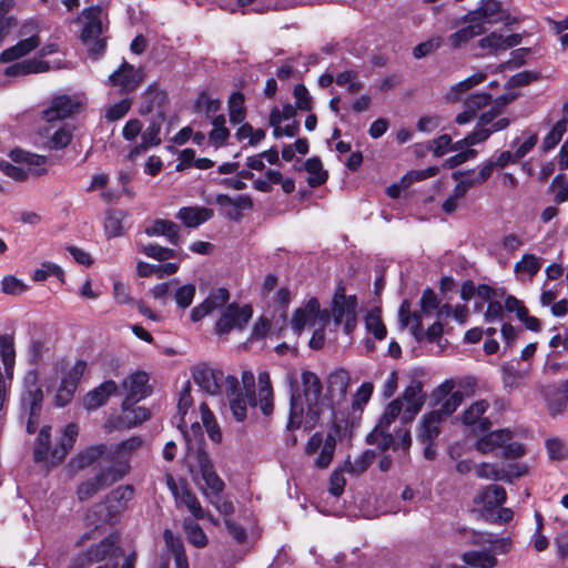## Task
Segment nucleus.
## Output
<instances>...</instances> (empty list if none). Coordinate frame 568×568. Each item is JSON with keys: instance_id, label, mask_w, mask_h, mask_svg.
<instances>
[{"instance_id": "a18cd8bd", "label": "nucleus", "mask_w": 568, "mask_h": 568, "mask_svg": "<svg viewBox=\"0 0 568 568\" xmlns=\"http://www.w3.org/2000/svg\"><path fill=\"white\" fill-rule=\"evenodd\" d=\"M263 377L266 378V382L260 386V408L265 416H268L273 413L274 408L273 392L267 373L260 374V383H263Z\"/></svg>"}, {"instance_id": "7ed1b4c3", "label": "nucleus", "mask_w": 568, "mask_h": 568, "mask_svg": "<svg viewBox=\"0 0 568 568\" xmlns=\"http://www.w3.org/2000/svg\"><path fill=\"white\" fill-rule=\"evenodd\" d=\"M20 40L0 53L3 63L13 62L38 49L41 44L40 27L36 20H28L21 24L18 34Z\"/></svg>"}, {"instance_id": "774afa93", "label": "nucleus", "mask_w": 568, "mask_h": 568, "mask_svg": "<svg viewBox=\"0 0 568 568\" xmlns=\"http://www.w3.org/2000/svg\"><path fill=\"white\" fill-rule=\"evenodd\" d=\"M374 390V385L369 382L363 383L355 393L353 397V407L362 408V406L366 405L372 397Z\"/></svg>"}, {"instance_id": "de8ad7c7", "label": "nucleus", "mask_w": 568, "mask_h": 568, "mask_svg": "<svg viewBox=\"0 0 568 568\" xmlns=\"http://www.w3.org/2000/svg\"><path fill=\"white\" fill-rule=\"evenodd\" d=\"M489 404L486 399H479L473 403L462 415V420L467 426L477 424L480 417L485 414Z\"/></svg>"}, {"instance_id": "f257e3e1", "label": "nucleus", "mask_w": 568, "mask_h": 568, "mask_svg": "<svg viewBox=\"0 0 568 568\" xmlns=\"http://www.w3.org/2000/svg\"><path fill=\"white\" fill-rule=\"evenodd\" d=\"M143 444L139 436H132L116 445L98 444L88 446L71 458L69 465L75 470H83L102 459L101 466L94 476L80 483L77 487V497L85 501L100 490L111 487L122 480L131 471V456Z\"/></svg>"}, {"instance_id": "c756f323", "label": "nucleus", "mask_w": 568, "mask_h": 568, "mask_svg": "<svg viewBox=\"0 0 568 568\" xmlns=\"http://www.w3.org/2000/svg\"><path fill=\"white\" fill-rule=\"evenodd\" d=\"M304 166L306 172L311 174L307 179V183L311 187H318L327 181L328 173L323 170V164L318 156L307 159Z\"/></svg>"}, {"instance_id": "c85d7f7f", "label": "nucleus", "mask_w": 568, "mask_h": 568, "mask_svg": "<svg viewBox=\"0 0 568 568\" xmlns=\"http://www.w3.org/2000/svg\"><path fill=\"white\" fill-rule=\"evenodd\" d=\"M230 122L240 124L246 118L245 95L242 91H234L227 100Z\"/></svg>"}, {"instance_id": "6ab92c4d", "label": "nucleus", "mask_w": 568, "mask_h": 568, "mask_svg": "<svg viewBox=\"0 0 568 568\" xmlns=\"http://www.w3.org/2000/svg\"><path fill=\"white\" fill-rule=\"evenodd\" d=\"M79 434V427L74 423H69L63 430V435L55 447L51 450V462L60 464L64 460L69 452L73 448Z\"/></svg>"}, {"instance_id": "4be33fe9", "label": "nucleus", "mask_w": 568, "mask_h": 568, "mask_svg": "<svg viewBox=\"0 0 568 568\" xmlns=\"http://www.w3.org/2000/svg\"><path fill=\"white\" fill-rule=\"evenodd\" d=\"M513 432L509 429H498L484 434L476 442V449L483 454H488L496 448H501L504 444L511 440Z\"/></svg>"}, {"instance_id": "4d7b16f0", "label": "nucleus", "mask_w": 568, "mask_h": 568, "mask_svg": "<svg viewBox=\"0 0 568 568\" xmlns=\"http://www.w3.org/2000/svg\"><path fill=\"white\" fill-rule=\"evenodd\" d=\"M132 106V99L124 98L121 101L112 104L105 112V119L110 122L118 121L126 115Z\"/></svg>"}, {"instance_id": "09e8293b", "label": "nucleus", "mask_w": 568, "mask_h": 568, "mask_svg": "<svg viewBox=\"0 0 568 568\" xmlns=\"http://www.w3.org/2000/svg\"><path fill=\"white\" fill-rule=\"evenodd\" d=\"M487 78V74L484 72H476L471 74L470 77L464 79L463 81L454 84L450 89V93L454 95L455 100L459 99V94L464 93L475 85L484 82Z\"/></svg>"}, {"instance_id": "052dcab7", "label": "nucleus", "mask_w": 568, "mask_h": 568, "mask_svg": "<svg viewBox=\"0 0 568 568\" xmlns=\"http://www.w3.org/2000/svg\"><path fill=\"white\" fill-rule=\"evenodd\" d=\"M344 471H346L345 466L336 468L329 476L328 491L334 497H339L344 493L346 485V479L343 475Z\"/></svg>"}, {"instance_id": "ddd939ff", "label": "nucleus", "mask_w": 568, "mask_h": 568, "mask_svg": "<svg viewBox=\"0 0 568 568\" xmlns=\"http://www.w3.org/2000/svg\"><path fill=\"white\" fill-rule=\"evenodd\" d=\"M220 207L232 206L230 211H224L223 216L233 222H240L243 217L241 211L252 210L254 206L253 199L248 194H239L234 199L229 194H217L214 200Z\"/></svg>"}, {"instance_id": "6e6552de", "label": "nucleus", "mask_w": 568, "mask_h": 568, "mask_svg": "<svg viewBox=\"0 0 568 568\" xmlns=\"http://www.w3.org/2000/svg\"><path fill=\"white\" fill-rule=\"evenodd\" d=\"M81 103L68 94L54 97L49 106L42 111V119L47 122L65 120L80 112Z\"/></svg>"}, {"instance_id": "c9c22d12", "label": "nucleus", "mask_w": 568, "mask_h": 568, "mask_svg": "<svg viewBox=\"0 0 568 568\" xmlns=\"http://www.w3.org/2000/svg\"><path fill=\"white\" fill-rule=\"evenodd\" d=\"M357 297L348 295V301L332 302V311L335 324H341L343 320L356 315Z\"/></svg>"}, {"instance_id": "9d476101", "label": "nucleus", "mask_w": 568, "mask_h": 568, "mask_svg": "<svg viewBox=\"0 0 568 568\" xmlns=\"http://www.w3.org/2000/svg\"><path fill=\"white\" fill-rule=\"evenodd\" d=\"M149 376L145 372L138 371L123 382V386L128 389V394L122 402V409L129 410L138 402L144 399L151 394L148 386Z\"/></svg>"}, {"instance_id": "f03ea898", "label": "nucleus", "mask_w": 568, "mask_h": 568, "mask_svg": "<svg viewBox=\"0 0 568 568\" xmlns=\"http://www.w3.org/2000/svg\"><path fill=\"white\" fill-rule=\"evenodd\" d=\"M301 381L302 393L295 389L291 394L287 429H298L303 424L304 413L305 423L308 427H312L327 410L329 413V422H333V427L338 433L341 426L337 424L336 409L322 397L323 385L320 377L314 372L303 371Z\"/></svg>"}, {"instance_id": "2eb2a0df", "label": "nucleus", "mask_w": 568, "mask_h": 568, "mask_svg": "<svg viewBox=\"0 0 568 568\" xmlns=\"http://www.w3.org/2000/svg\"><path fill=\"white\" fill-rule=\"evenodd\" d=\"M351 383V375L345 368H338L332 372L327 377V394L325 402L332 404L334 407V400L336 405L341 402L346 400L347 389Z\"/></svg>"}, {"instance_id": "423d86ee", "label": "nucleus", "mask_w": 568, "mask_h": 568, "mask_svg": "<svg viewBox=\"0 0 568 568\" xmlns=\"http://www.w3.org/2000/svg\"><path fill=\"white\" fill-rule=\"evenodd\" d=\"M144 79L142 68L135 69L133 64L123 61L122 64L109 75V84L118 88L119 93L130 94L134 92Z\"/></svg>"}, {"instance_id": "393cba45", "label": "nucleus", "mask_w": 568, "mask_h": 568, "mask_svg": "<svg viewBox=\"0 0 568 568\" xmlns=\"http://www.w3.org/2000/svg\"><path fill=\"white\" fill-rule=\"evenodd\" d=\"M232 415L236 422H244L246 418L247 405L256 406L257 399L254 389L247 388L244 394H237L229 398Z\"/></svg>"}, {"instance_id": "3c124183", "label": "nucleus", "mask_w": 568, "mask_h": 568, "mask_svg": "<svg viewBox=\"0 0 568 568\" xmlns=\"http://www.w3.org/2000/svg\"><path fill=\"white\" fill-rule=\"evenodd\" d=\"M141 252L148 257L154 258L159 262H164L166 260L176 257L175 250L163 247L159 244L144 245L142 246Z\"/></svg>"}, {"instance_id": "4468645a", "label": "nucleus", "mask_w": 568, "mask_h": 568, "mask_svg": "<svg viewBox=\"0 0 568 568\" xmlns=\"http://www.w3.org/2000/svg\"><path fill=\"white\" fill-rule=\"evenodd\" d=\"M85 550L94 565L106 559L110 561L116 560L123 554L122 548L118 545V536L115 534L105 536L99 542L90 545Z\"/></svg>"}, {"instance_id": "680f3d73", "label": "nucleus", "mask_w": 568, "mask_h": 568, "mask_svg": "<svg viewBox=\"0 0 568 568\" xmlns=\"http://www.w3.org/2000/svg\"><path fill=\"white\" fill-rule=\"evenodd\" d=\"M539 79V73L535 71H521L509 78L506 83L507 89L525 87Z\"/></svg>"}, {"instance_id": "5701e85b", "label": "nucleus", "mask_w": 568, "mask_h": 568, "mask_svg": "<svg viewBox=\"0 0 568 568\" xmlns=\"http://www.w3.org/2000/svg\"><path fill=\"white\" fill-rule=\"evenodd\" d=\"M463 21L468 24L448 37L450 45L455 49L460 48L463 44L485 31L483 23H479L477 20H469V18H467V13L463 17Z\"/></svg>"}, {"instance_id": "864d4df0", "label": "nucleus", "mask_w": 568, "mask_h": 568, "mask_svg": "<svg viewBox=\"0 0 568 568\" xmlns=\"http://www.w3.org/2000/svg\"><path fill=\"white\" fill-rule=\"evenodd\" d=\"M72 131L67 126L58 129L49 139L48 144L51 150H62L72 141Z\"/></svg>"}, {"instance_id": "20e7f679", "label": "nucleus", "mask_w": 568, "mask_h": 568, "mask_svg": "<svg viewBox=\"0 0 568 568\" xmlns=\"http://www.w3.org/2000/svg\"><path fill=\"white\" fill-rule=\"evenodd\" d=\"M196 464L201 473V477L206 486V489H202L203 495L209 499L211 497H217L225 488L223 479L214 469L213 462L209 453L203 448L199 447L196 450Z\"/></svg>"}, {"instance_id": "49530a36", "label": "nucleus", "mask_w": 568, "mask_h": 568, "mask_svg": "<svg viewBox=\"0 0 568 568\" xmlns=\"http://www.w3.org/2000/svg\"><path fill=\"white\" fill-rule=\"evenodd\" d=\"M202 409V422L206 428L207 435L213 443L220 444L222 442V433L220 426L217 425L213 413L209 409V407L203 404L201 406Z\"/></svg>"}, {"instance_id": "a19ab883", "label": "nucleus", "mask_w": 568, "mask_h": 568, "mask_svg": "<svg viewBox=\"0 0 568 568\" xmlns=\"http://www.w3.org/2000/svg\"><path fill=\"white\" fill-rule=\"evenodd\" d=\"M476 475L479 478L494 481L509 480L508 475L505 473V466L499 464L481 463L476 467Z\"/></svg>"}, {"instance_id": "bb28decb", "label": "nucleus", "mask_w": 568, "mask_h": 568, "mask_svg": "<svg viewBox=\"0 0 568 568\" xmlns=\"http://www.w3.org/2000/svg\"><path fill=\"white\" fill-rule=\"evenodd\" d=\"M479 497L485 509L494 510L506 503L507 493L503 486L491 484L484 488Z\"/></svg>"}, {"instance_id": "a878e982", "label": "nucleus", "mask_w": 568, "mask_h": 568, "mask_svg": "<svg viewBox=\"0 0 568 568\" xmlns=\"http://www.w3.org/2000/svg\"><path fill=\"white\" fill-rule=\"evenodd\" d=\"M0 357L10 384L13 379L16 365L14 339L10 334L0 335Z\"/></svg>"}, {"instance_id": "72a5a7b5", "label": "nucleus", "mask_w": 568, "mask_h": 568, "mask_svg": "<svg viewBox=\"0 0 568 568\" xmlns=\"http://www.w3.org/2000/svg\"><path fill=\"white\" fill-rule=\"evenodd\" d=\"M134 487L132 485H121L112 489L105 499L114 504L115 507H121V513L128 508L129 503L134 497Z\"/></svg>"}, {"instance_id": "58836bf2", "label": "nucleus", "mask_w": 568, "mask_h": 568, "mask_svg": "<svg viewBox=\"0 0 568 568\" xmlns=\"http://www.w3.org/2000/svg\"><path fill=\"white\" fill-rule=\"evenodd\" d=\"M542 260L534 254L526 253L514 266L516 274H528L530 278L536 276L541 268Z\"/></svg>"}, {"instance_id": "aec40b11", "label": "nucleus", "mask_w": 568, "mask_h": 568, "mask_svg": "<svg viewBox=\"0 0 568 568\" xmlns=\"http://www.w3.org/2000/svg\"><path fill=\"white\" fill-rule=\"evenodd\" d=\"M214 216V211L204 206H183L179 210L176 217L186 227H199Z\"/></svg>"}, {"instance_id": "c03bdc74", "label": "nucleus", "mask_w": 568, "mask_h": 568, "mask_svg": "<svg viewBox=\"0 0 568 568\" xmlns=\"http://www.w3.org/2000/svg\"><path fill=\"white\" fill-rule=\"evenodd\" d=\"M49 276H55L61 283H64V271L58 264L43 262L40 268H37L32 275L34 282H43Z\"/></svg>"}, {"instance_id": "79ce46f5", "label": "nucleus", "mask_w": 568, "mask_h": 568, "mask_svg": "<svg viewBox=\"0 0 568 568\" xmlns=\"http://www.w3.org/2000/svg\"><path fill=\"white\" fill-rule=\"evenodd\" d=\"M183 528L190 544L197 548H203L207 545L209 540L206 534L197 523L191 519H185L183 523Z\"/></svg>"}, {"instance_id": "13d9d810", "label": "nucleus", "mask_w": 568, "mask_h": 568, "mask_svg": "<svg viewBox=\"0 0 568 568\" xmlns=\"http://www.w3.org/2000/svg\"><path fill=\"white\" fill-rule=\"evenodd\" d=\"M293 95L295 98V108L301 111H311L313 106L312 97L303 83L294 87Z\"/></svg>"}, {"instance_id": "338daca9", "label": "nucleus", "mask_w": 568, "mask_h": 568, "mask_svg": "<svg viewBox=\"0 0 568 568\" xmlns=\"http://www.w3.org/2000/svg\"><path fill=\"white\" fill-rule=\"evenodd\" d=\"M491 94L488 92H478L469 95L465 100V106L476 112L485 106H487L491 102Z\"/></svg>"}, {"instance_id": "f8f14e48", "label": "nucleus", "mask_w": 568, "mask_h": 568, "mask_svg": "<svg viewBox=\"0 0 568 568\" xmlns=\"http://www.w3.org/2000/svg\"><path fill=\"white\" fill-rule=\"evenodd\" d=\"M168 101V93L159 88L158 82H153L144 90L141 95V103L138 112L140 115L145 116L150 113L166 115L165 103Z\"/></svg>"}, {"instance_id": "e2e57ef3", "label": "nucleus", "mask_w": 568, "mask_h": 568, "mask_svg": "<svg viewBox=\"0 0 568 568\" xmlns=\"http://www.w3.org/2000/svg\"><path fill=\"white\" fill-rule=\"evenodd\" d=\"M213 130L209 133L211 140L225 142L230 136V131L225 126V116L223 114L216 115L212 120Z\"/></svg>"}, {"instance_id": "ea45409f", "label": "nucleus", "mask_w": 568, "mask_h": 568, "mask_svg": "<svg viewBox=\"0 0 568 568\" xmlns=\"http://www.w3.org/2000/svg\"><path fill=\"white\" fill-rule=\"evenodd\" d=\"M166 119V115L162 114H154L148 128L142 132V140H145L149 142V144H152L153 146H158L162 143V139L160 136L162 124L164 123Z\"/></svg>"}, {"instance_id": "cd10ccee", "label": "nucleus", "mask_w": 568, "mask_h": 568, "mask_svg": "<svg viewBox=\"0 0 568 568\" xmlns=\"http://www.w3.org/2000/svg\"><path fill=\"white\" fill-rule=\"evenodd\" d=\"M442 422L440 413L430 412L423 417L418 439L423 443L435 440L439 435L438 424Z\"/></svg>"}, {"instance_id": "4c0bfd02", "label": "nucleus", "mask_w": 568, "mask_h": 568, "mask_svg": "<svg viewBox=\"0 0 568 568\" xmlns=\"http://www.w3.org/2000/svg\"><path fill=\"white\" fill-rule=\"evenodd\" d=\"M376 453L373 449H366L361 456H358L354 464L351 462L349 456L345 460V470L349 474L361 475L365 473L369 466L374 463Z\"/></svg>"}, {"instance_id": "2f4dec72", "label": "nucleus", "mask_w": 568, "mask_h": 568, "mask_svg": "<svg viewBox=\"0 0 568 568\" xmlns=\"http://www.w3.org/2000/svg\"><path fill=\"white\" fill-rule=\"evenodd\" d=\"M333 430H334V434L332 433H328L325 437V440H324V445L321 449V453L318 455V457L315 459L314 462V465L316 468L318 469H325L329 466L332 459H333V456H334V453H335V448H336V438L335 436L338 435L341 433V430L338 433H336L335 428L332 426Z\"/></svg>"}, {"instance_id": "5fc2aeb1", "label": "nucleus", "mask_w": 568, "mask_h": 568, "mask_svg": "<svg viewBox=\"0 0 568 568\" xmlns=\"http://www.w3.org/2000/svg\"><path fill=\"white\" fill-rule=\"evenodd\" d=\"M464 400V393L462 390H455L449 396L443 399L440 408L437 410L440 413V417L450 416L457 410Z\"/></svg>"}, {"instance_id": "9b49d317", "label": "nucleus", "mask_w": 568, "mask_h": 568, "mask_svg": "<svg viewBox=\"0 0 568 568\" xmlns=\"http://www.w3.org/2000/svg\"><path fill=\"white\" fill-rule=\"evenodd\" d=\"M194 383L205 393L217 395L221 393L224 373L221 369H212L206 364L196 365L192 371Z\"/></svg>"}, {"instance_id": "1a4fd4ad", "label": "nucleus", "mask_w": 568, "mask_h": 568, "mask_svg": "<svg viewBox=\"0 0 568 568\" xmlns=\"http://www.w3.org/2000/svg\"><path fill=\"white\" fill-rule=\"evenodd\" d=\"M120 514L121 507H115L114 504L104 499L88 509L84 521L88 527L98 529L104 525L115 524L119 520Z\"/></svg>"}, {"instance_id": "dca6fc26", "label": "nucleus", "mask_w": 568, "mask_h": 568, "mask_svg": "<svg viewBox=\"0 0 568 568\" xmlns=\"http://www.w3.org/2000/svg\"><path fill=\"white\" fill-rule=\"evenodd\" d=\"M403 399L406 402V408L402 416L403 422H410L422 409L426 395L423 392V383L413 379L412 383L404 389Z\"/></svg>"}, {"instance_id": "0e129e2a", "label": "nucleus", "mask_w": 568, "mask_h": 568, "mask_svg": "<svg viewBox=\"0 0 568 568\" xmlns=\"http://www.w3.org/2000/svg\"><path fill=\"white\" fill-rule=\"evenodd\" d=\"M477 156V151L475 149H468L465 151H459L455 155L446 159L443 163V169H455L463 163L473 160Z\"/></svg>"}, {"instance_id": "e433bc0d", "label": "nucleus", "mask_w": 568, "mask_h": 568, "mask_svg": "<svg viewBox=\"0 0 568 568\" xmlns=\"http://www.w3.org/2000/svg\"><path fill=\"white\" fill-rule=\"evenodd\" d=\"M365 326L367 332L372 333L378 341L386 338L387 328L382 321L381 310L373 308L365 316Z\"/></svg>"}, {"instance_id": "bf43d9fd", "label": "nucleus", "mask_w": 568, "mask_h": 568, "mask_svg": "<svg viewBox=\"0 0 568 568\" xmlns=\"http://www.w3.org/2000/svg\"><path fill=\"white\" fill-rule=\"evenodd\" d=\"M101 33H102L101 20L98 17L93 16L84 24V27L81 31V40L84 43H88L89 41L100 38Z\"/></svg>"}, {"instance_id": "412c9836", "label": "nucleus", "mask_w": 568, "mask_h": 568, "mask_svg": "<svg viewBox=\"0 0 568 568\" xmlns=\"http://www.w3.org/2000/svg\"><path fill=\"white\" fill-rule=\"evenodd\" d=\"M148 236H165L174 245H180V226L170 220L156 219L152 225L144 230Z\"/></svg>"}, {"instance_id": "0eeeda50", "label": "nucleus", "mask_w": 568, "mask_h": 568, "mask_svg": "<svg viewBox=\"0 0 568 568\" xmlns=\"http://www.w3.org/2000/svg\"><path fill=\"white\" fill-rule=\"evenodd\" d=\"M38 381L37 368L29 371L24 378L26 389L21 395V407L28 409V414L33 416L41 414L44 397Z\"/></svg>"}, {"instance_id": "473e14b6", "label": "nucleus", "mask_w": 568, "mask_h": 568, "mask_svg": "<svg viewBox=\"0 0 568 568\" xmlns=\"http://www.w3.org/2000/svg\"><path fill=\"white\" fill-rule=\"evenodd\" d=\"M464 561L476 568H494L497 565V558L490 550H473L464 554Z\"/></svg>"}, {"instance_id": "a211bd4d", "label": "nucleus", "mask_w": 568, "mask_h": 568, "mask_svg": "<svg viewBox=\"0 0 568 568\" xmlns=\"http://www.w3.org/2000/svg\"><path fill=\"white\" fill-rule=\"evenodd\" d=\"M469 20H477L479 23L487 22L490 24L498 23L500 20H507L509 18L508 10L501 8L499 1H493L486 4H480L473 11L467 12Z\"/></svg>"}, {"instance_id": "37998d69", "label": "nucleus", "mask_w": 568, "mask_h": 568, "mask_svg": "<svg viewBox=\"0 0 568 568\" xmlns=\"http://www.w3.org/2000/svg\"><path fill=\"white\" fill-rule=\"evenodd\" d=\"M335 82L338 87H346L347 92L355 94L363 88V83L359 81V74L355 70H346L338 72L335 77Z\"/></svg>"}, {"instance_id": "6e6d98bb", "label": "nucleus", "mask_w": 568, "mask_h": 568, "mask_svg": "<svg viewBox=\"0 0 568 568\" xmlns=\"http://www.w3.org/2000/svg\"><path fill=\"white\" fill-rule=\"evenodd\" d=\"M10 158L17 163H27L29 165H43L47 162V158L43 155L30 153L21 149H14L10 152Z\"/></svg>"}, {"instance_id": "603ef678", "label": "nucleus", "mask_w": 568, "mask_h": 568, "mask_svg": "<svg viewBox=\"0 0 568 568\" xmlns=\"http://www.w3.org/2000/svg\"><path fill=\"white\" fill-rule=\"evenodd\" d=\"M196 288L194 284H185L176 288L174 293V301L181 310H186L191 306Z\"/></svg>"}, {"instance_id": "8fccbe9b", "label": "nucleus", "mask_w": 568, "mask_h": 568, "mask_svg": "<svg viewBox=\"0 0 568 568\" xmlns=\"http://www.w3.org/2000/svg\"><path fill=\"white\" fill-rule=\"evenodd\" d=\"M567 132V128L562 126L561 123H555L551 130L547 133V135L542 139L541 150L544 153H547L555 149L557 144L561 141L562 136Z\"/></svg>"}, {"instance_id": "69168bd1", "label": "nucleus", "mask_w": 568, "mask_h": 568, "mask_svg": "<svg viewBox=\"0 0 568 568\" xmlns=\"http://www.w3.org/2000/svg\"><path fill=\"white\" fill-rule=\"evenodd\" d=\"M163 539L166 548L173 557L186 554L182 539L175 536L172 530L165 529L163 532Z\"/></svg>"}, {"instance_id": "f704fd0d", "label": "nucleus", "mask_w": 568, "mask_h": 568, "mask_svg": "<svg viewBox=\"0 0 568 568\" xmlns=\"http://www.w3.org/2000/svg\"><path fill=\"white\" fill-rule=\"evenodd\" d=\"M125 212L122 210H108L105 213L104 231L108 237H116L123 234L122 222Z\"/></svg>"}, {"instance_id": "f3484780", "label": "nucleus", "mask_w": 568, "mask_h": 568, "mask_svg": "<svg viewBox=\"0 0 568 568\" xmlns=\"http://www.w3.org/2000/svg\"><path fill=\"white\" fill-rule=\"evenodd\" d=\"M118 392V385L109 379L94 387L83 398V406L87 410H95L104 406L112 395Z\"/></svg>"}, {"instance_id": "39448f33", "label": "nucleus", "mask_w": 568, "mask_h": 568, "mask_svg": "<svg viewBox=\"0 0 568 568\" xmlns=\"http://www.w3.org/2000/svg\"><path fill=\"white\" fill-rule=\"evenodd\" d=\"M251 305L240 307L236 303L229 304L215 323V333L229 334L233 328L242 329L252 318Z\"/></svg>"}, {"instance_id": "b1692460", "label": "nucleus", "mask_w": 568, "mask_h": 568, "mask_svg": "<svg viewBox=\"0 0 568 568\" xmlns=\"http://www.w3.org/2000/svg\"><path fill=\"white\" fill-rule=\"evenodd\" d=\"M175 501L178 506H185L195 519L209 518L213 520L212 515L202 508L196 495L186 486L181 488L179 495L175 496Z\"/></svg>"}, {"instance_id": "7c9ffc66", "label": "nucleus", "mask_w": 568, "mask_h": 568, "mask_svg": "<svg viewBox=\"0 0 568 568\" xmlns=\"http://www.w3.org/2000/svg\"><path fill=\"white\" fill-rule=\"evenodd\" d=\"M51 447V426L44 425L41 427L33 448V460L36 463H43L48 459L49 450Z\"/></svg>"}]
</instances>
